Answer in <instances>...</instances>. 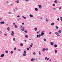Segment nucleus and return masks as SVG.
<instances>
[{
	"mask_svg": "<svg viewBox=\"0 0 62 62\" xmlns=\"http://www.w3.org/2000/svg\"><path fill=\"white\" fill-rule=\"evenodd\" d=\"M41 36V34H39V35H37L36 36L37 38H39Z\"/></svg>",
	"mask_w": 62,
	"mask_h": 62,
	"instance_id": "nucleus-1",
	"label": "nucleus"
},
{
	"mask_svg": "<svg viewBox=\"0 0 62 62\" xmlns=\"http://www.w3.org/2000/svg\"><path fill=\"white\" fill-rule=\"evenodd\" d=\"M44 31H43L41 33V36H43L44 35Z\"/></svg>",
	"mask_w": 62,
	"mask_h": 62,
	"instance_id": "nucleus-2",
	"label": "nucleus"
},
{
	"mask_svg": "<svg viewBox=\"0 0 62 62\" xmlns=\"http://www.w3.org/2000/svg\"><path fill=\"white\" fill-rule=\"evenodd\" d=\"M55 35H56L57 36H60V35H59V34L57 32H56L55 33Z\"/></svg>",
	"mask_w": 62,
	"mask_h": 62,
	"instance_id": "nucleus-3",
	"label": "nucleus"
},
{
	"mask_svg": "<svg viewBox=\"0 0 62 62\" xmlns=\"http://www.w3.org/2000/svg\"><path fill=\"white\" fill-rule=\"evenodd\" d=\"M38 6H39V8L40 9H41L42 8V6L40 5H38Z\"/></svg>",
	"mask_w": 62,
	"mask_h": 62,
	"instance_id": "nucleus-4",
	"label": "nucleus"
},
{
	"mask_svg": "<svg viewBox=\"0 0 62 62\" xmlns=\"http://www.w3.org/2000/svg\"><path fill=\"white\" fill-rule=\"evenodd\" d=\"M21 30L22 31H24L25 29L24 28V27H23V28Z\"/></svg>",
	"mask_w": 62,
	"mask_h": 62,
	"instance_id": "nucleus-5",
	"label": "nucleus"
},
{
	"mask_svg": "<svg viewBox=\"0 0 62 62\" xmlns=\"http://www.w3.org/2000/svg\"><path fill=\"white\" fill-rule=\"evenodd\" d=\"M29 16L30 17H31L32 18H33V15L31 14H30Z\"/></svg>",
	"mask_w": 62,
	"mask_h": 62,
	"instance_id": "nucleus-6",
	"label": "nucleus"
},
{
	"mask_svg": "<svg viewBox=\"0 0 62 62\" xmlns=\"http://www.w3.org/2000/svg\"><path fill=\"white\" fill-rule=\"evenodd\" d=\"M5 56V55L4 54H1L0 56V57H4Z\"/></svg>",
	"mask_w": 62,
	"mask_h": 62,
	"instance_id": "nucleus-7",
	"label": "nucleus"
},
{
	"mask_svg": "<svg viewBox=\"0 0 62 62\" xmlns=\"http://www.w3.org/2000/svg\"><path fill=\"white\" fill-rule=\"evenodd\" d=\"M0 24H4L5 23V22L4 21H2L0 22Z\"/></svg>",
	"mask_w": 62,
	"mask_h": 62,
	"instance_id": "nucleus-8",
	"label": "nucleus"
},
{
	"mask_svg": "<svg viewBox=\"0 0 62 62\" xmlns=\"http://www.w3.org/2000/svg\"><path fill=\"white\" fill-rule=\"evenodd\" d=\"M14 27L15 28H18V26H17V25H15L14 26Z\"/></svg>",
	"mask_w": 62,
	"mask_h": 62,
	"instance_id": "nucleus-9",
	"label": "nucleus"
},
{
	"mask_svg": "<svg viewBox=\"0 0 62 62\" xmlns=\"http://www.w3.org/2000/svg\"><path fill=\"white\" fill-rule=\"evenodd\" d=\"M58 32L60 34V33L62 32V31H61V30H59L58 31Z\"/></svg>",
	"mask_w": 62,
	"mask_h": 62,
	"instance_id": "nucleus-10",
	"label": "nucleus"
},
{
	"mask_svg": "<svg viewBox=\"0 0 62 62\" xmlns=\"http://www.w3.org/2000/svg\"><path fill=\"white\" fill-rule=\"evenodd\" d=\"M12 33L11 34V35L13 36H14V35H14V32H13V31H12Z\"/></svg>",
	"mask_w": 62,
	"mask_h": 62,
	"instance_id": "nucleus-11",
	"label": "nucleus"
},
{
	"mask_svg": "<svg viewBox=\"0 0 62 62\" xmlns=\"http://www.w3.org/2000/svg\"><path fill=\"white\" fill-rule=\"evenodd\" d=\"M7 30L8 31H10V28L9 27H8L7 28Z\"/></svg>",
	"mask_w": 62,
	"mask_h": 62,
	"instance_id": "nucleus-12",
	"label": "nucleus"
},
{
	"mask_svg": "<svg viewBox=\"0 0 62 62\" xmlns=\"http://www.w3.org/2000/svg\"><path fill=\"white\" fill-rule=\"evenodd\" d=\"M42 51L43 52H45V49L44 48H43L42 49Z\"/></svg>",
	"mask_w": 62,
	"mask_h": 62,
	"instance_id": "nucleus-13",
	"label": "nucleus"
},
{
	"mask_svg": "<svg viewBox=\"0 0 62 62\" xmlns=\"http://www.w3.org/2000/svg\"><path fill=\"white\" fill-rule=\"evenodd\" d=\"M54 23H52L51 24V25L52 26H53V25H54Z\"/></svg>",
	"mask_w": 62,
	"mask_h": 62,
	"instance_id": "nucleus-14",
	"label": "nucleus"
},
{
	"mask_svg": "<svg viewBox=\"0 0 62 62\" xmlns=\"http://www.w3.org/2000/svg\"><path fill=\"white\" fill-rule=\"evenodd\" d=\"M22 17L24 18V19H26V17H25L24 16H22Z\"/></svg>",
	"mask_w": 62,
	"mask_h": 62,
	"instance_id": "nucleus-15",
	"label": "nucleus"
},
{
	"mask_svg": "<svg viewBox=\"0 0 62 62\" xmlns=\"http://www.w3.org/2000/svg\"><path fill=\"white\" fill-rule=\"evenodd\" d=\"M35 9L36 11H38V9L37 8H35Z\"/></svg>",
	"mask_w": 62,
	"mask_h": 62,
	"instance_id": "nucleus-16",
	"label": "nucleus"
},
{
	"mask_svg": "<svg viewBox=\"0 0 62 62\" xmlns=\"http://www.w3.org/2000/svg\"><path fill=\"white\" fill-rule=\"evenodd\" d=\"M54 47H57V45L55 44L54 45Z\"/></svg>",
	"mask_w": 62,
	"mask_h": 62,
	"instance_id": "nucleus-17",
	"label": "nucleus"
},
{
	"mask_svg": "<svg viewBox=\"0 0 62 62\" xmlns=\"http://www.w3.org/2000/svg\"><path fill=\"white\" fill-rule=\"evenodd\" d=\"M54 3L55 4H57V0H55L54 1Z\"/></svg>",
	"mask_w": 62,
	"mask_h": 62,
	"instance_id": "nucleus-18",
	"label": "nucleus"
},
{
	"mask_svg": "<svg viewBox=\"0 0 62 62\" xmlns=\"http://www.w3.org/2000/svg\"><path fill=\"white\" fill-rule=\"evenodd\" d=\"M34 59L33 58H32L31 59V61H34Z\"/></svg>",
	"mask_w": 62,
	"mask_h": 62,
	"instance_id": "nucleus-19",
	"label": "nucleus"
},
{
	"mask_svg": "<svg viewBox=\"0 0 62 62\" xmlns=\"http://www.w3.org/2000/svg\"><path fill=\"white\" fill-rule=\"evenodd\" d=\"M34 30H35V31H37V28H34Z\"/></svg>",
	"mask_w": 62,
	"mask_h": 62,
	"instance_id": "nucleus-20",
	"label": "nucleus"
},
{
	"mask_svg": "<svg viewBox=\"0 0 62 62\" xmlns=\"http://www.w3.org/2000/svg\"><path fill=\"white\" fill-rule=\"evenodd\" d=\"M30 46L31 47H33V43L31 44L30 45Z\"/></svg>",
	"mask_w": 62,
	"mask_h": 62,
	"instance_id": "nucleus-21",
	"label": "nucleus"
},
{
	"mask_svg": "<svg viewBox=\"0 0 62 62\" xmlns=\"http://www.w3.org/2000/svg\"><path fill=\"white\" fill-rule=\"evenodd\" d=\"M55 28H56V29H58L59 27H57V26H55Z\"/></svg>",
	"mask_w": 62,
	"mask_h": 62,
	"instance_id": "nucleus-22",
	"label": "nucleus"
},
{
	"mask_svg": "<svg viewBox=\"0 0 62 62\" xmlns=\"http://www.w3.org/2000/svg\"><path fill=\"white\" fill-rule=\"evenodd\" d=\"M50 44H51V45H53V43L52 42H50Z\"/></svg>",
	"mask_w": 62,
	"mask_h": 62,
	"instance_id": "nucleus-23",
	"label": "nucleus"
},
{
	"mask_svg": "<svg viewBox=\"0 0 62 62\" xmlns=\"http://www.w3.org/2000/svg\"><path fill=\"white\" fill-rule=\"evenodd\" d=\"M43 40L44 41H46V39L45 38Z\"/></svg>",
	"mask_w": 62,
	"mask_h": 62,
	"instance_id": "nucleus-24",
	"label": "nucleus"
},
{
	"mask_svg": "<svg viewBox=\"0 0 62 62\" xmlns=\"http://www.w3.org/2000/svg\"><path fill=\"white\" fill-rule=\"evenodd\" d=\"M24 32H25L26 33H28L27 31L26 30Z\"/></svg>",
	"mask_w": 62,
	"mask_h": 62,
	"instance_id": "nucleus-25",
	"label": "nucleus"
},
{
	"mask_svg": "<svg viewBox=\"0 0 62 62\" xmlns=\"http://www.w3.org/2000/svg\"><path fill=\"white\" fill-rule=\"evenodd\" d=\"M20 45L21 46H23V44L21 43L20 44Z\"/></svg>",
	"mask_w": 62,
	"mask_h": 62,
	"instance_id": "nucleus-26",
	"label": "nucleus"
},
{
	"mask_svg": "<svg viewBox=\"0 0 62 62\" xmlns=\"http://www.w3.org/2000/svg\"><path fill=\"white\" fill-rule=\"evenodd\" d=\"M25 37L26 38H28V35H25Z\"/></svg>",
	"mask_w": 62,
	"mask_h": 62,
	"instance_id": "nucleus-27",
	"label": "nucleus"
},
{
	"mask_svg": "<svg viewBox=\"0 0 62 62\" xmlns=\"http://www.w3.org/2000/svg\"><path fill=\"white\" fill-rule=\"evenodd\" d=\"M20 29H22V28H23V27H22V26L21 25L20 26Z\"/></svg>",
	"mask_w": 62,
	"mask_h": 62,
	"instance_id": "nucleus-28",
	"label": "nucleus"
},
{
	"mask_svg": "<svg viewBox=\"0 0 62 62\" xmlns=\"http://www.w3.org/2000/svg\"><path fill=\"white\" fill-rule=\"evenodd\" d=\"M24 54H26L27 53L26 51H24Z\"/></svg>",
	"mask_w": 62,
	"mask_h": 62,
	"instance_id": "nucleus-29",
	"label": "nucleus"
},
{
	"mask_svg": "<svg viewBox=\"0 0 62 62\" xmlns=\"http://www.w3.org/2000/svg\"><path fill=\"white\" fill-rule=\"evenodd\" d=\"M23 56H26V54H23Z\"/></svg>",
	"mask_w": 62,
	"mask_h": 62,
	"instance_id": "nucleus-30",
	"label": "nucleus"
},
{
	"mask_svg": "<svg viewBox=\"0 0 62 62\" xmlns=\"http://www.w3.org/2000/svg\"><path fill=\"white\" fill-rule=\"evenodd\" d=\"M5 52L6 53V54H8V51H5Z\"/></svg>",
	"mask_w": 62,
	"mask_h": 62,
	"instance_id": "nucleus-31",
	"label": "nucleus"
},
{
	"mask_svg": "<svg viewBox=\"0 0 62 62\" xmlns=\"http://www.w3.org/2000/svg\"><path fill=\"white\" fill-rule=\"evenodd\" d=\"M57 50H55V53H57Z\"/></svg>",
	"mask_w": 62,
	"mask_h": 62,
	"instance_id": "nucleus-32",
	"label": "nucleus"
},
{
	"mask_svg": "<svg viewBox=\"0 0 62 62\" xmlns=\"http://www.w3.org/2000/svg\"><path fill=\"white\" fill-rule=\"evenodd\" d=\"M16 2L17 3H19V0H17L16 1Z\"/></svg>",
	"mask_w": 62,
	"mask_h": 62,
	"instance_id": "nucleus-33",
	"label": "nucleus"
},
{
	"mask_svg": "<svg viewBox=\"0 0 62 62\" xmlns=\"http://www.w3.org/2000/svg\"><path fill=\"white\" fill-rule=\"evenodd\" d=\"M16 47H15L14 48V50H15V51H16Z\"/></svg>",
	"mask_w": 62,
	"mask_h": 62,
	"instance_id": "nucleus-34",
	"label": "nucleus"
},
{
	"mask_svg": "<svg viewBox=\"0 0 62 62\" xmlns=\"http://www.w3.org/2000/svg\"><path fill=\"white\" fill-rule=\"evenodd\" d=\"M53 6H55V4H53Z\"/></svg>",
	"mask_w": 62,
	"mask_h": 62,
	"instance_id": "nucleus-35",
	"label": "nucleus"
},
{
	"mask_svg": "<svg viewBox=\"0 0 62 62\" xmlns=\"http://www.w3.org/2000/svg\"><path fill=\"white\" fill-rule=\"evenodd\" d=\"M53 9L54 10H56V8H53Z\"/></svg>",
	"mask_w": 62,
	"mask_h": 62,
	"instance_id": "nucleus-36",
	"label": "nucleus"
},
{
	"mask_svg": "<svg viewBox=\"0 0 62 62\" xmlns=\"http://www.w3.org/2000/svg\"><path fill=\"white\" fill-rule=\"evenodd\" d=\"M13 41H15V38H14L13 39Z\"/></svg>",
	"mask_w": 62,
	"mask_h": 62,
	"instance_id": "nucleus-37",
	"label": "nucleus"
},
{
	"mask_svg": "<svg viewBox=\"0 0 62 62\" xmlns=\"http://www.w3.org/2000/svg\"><path fill=\"white\" fill-rule=\"evenodd\" d=\"M45 50L46 51H48V48H46Z\"/></svg>",
	"mask_w": 62,
	"mask_h": 62,
	"instance_id": "nucleus-38",
	"label": "nucleus"
},
{
	"mask_svg": "<svg viewBox=\"0 0 62 62\" xmlns=\"http://www.w3.org/2000/svg\"><path fill=\"white\" fill-rule=\"evenodd\" d=\"M13 51H11V52L10 53L11 54H13Z\"/></svg>",
	"mask_w": 62,
	"mask_h": 62,
	"instance_id": "nucleus-39",
	"label": "nucleus"
},
{
	"mask_svg": "<svg viewBox=\"0 0 62 62\" xmlns=\"http://www.w3.org/2000/svg\"><path fill=\"white\" fill-rule=\"evenodd\" d=\"M47 59H48V58L47 57L45 58V60H47Z\"/></svg>",
	"mask_w": 62,
	"mask_h": 62,
	"instance_id": "nucleus-40",
	"label": "nucleus"
},
{
	"mask_svg": "<svg viewBox=\"0 0 62 62\" xmlns=\"http://www.w3.org/2000/svg\"><path fill=\"white\" fill-rule=\"evenodd\" d=\"M6 3L7 4H8V3H9V2H8V1H7L6 2Z\"/></svg>",
	"mask_w": 62,
	"mask_h": 62,
	"instance_id": "nucleus-41",
	"label": "nucleus"
},
{
	"mask_svg": "<svg viewBox=\"0 0 62 62\" xmlns=\"http://www.w3.org/2000/svg\"><path fill=\"white\" fill-rule=\"evenodd\" d=\"M39 54L40 55L41 54V53H40V51H39Z\"/></svg>",
	"mask_w": 62,
	"mask_h": 62,
	"instance_id": "nucleus-42",
	"label": "nucleus"
},
{
	"mask_svg": "<svg viewBox=\"0 0 62 62\" xmlns=\"http://www.w3.org/2000/svg\"><path fill=\"white\" fill-rule=\"evenodd\" d=\"M60 19H61V21H62V17H60Z\"/></svg>",
	"mask_w": 62,
	"mask_h": 62,
	"instance_id": "nucleus-43",
	"label": "nucleus"
},
{
	"mask_svg": "<svg viewBox=\"0 0 62 62\" xmlns=\"http://www.w3.org/2000/svg\"><path fill=\"white\" fill-rule=\"evenodd\" d=\"M27 50L28 51H29V48H27Z\"/></svg>",
	"mask_w": 62,
	"mask_h": 62,
	"instance_id": "nucleus-44",
	"label": "nucleus"
},
{
	"mask_svg": "<svg viewBox=\"0 0 62 62\" xmlns=\"http://www.w3.org/2000/svg\"><path fill=\"white\" fill-rule=\"evenodd\" d=\"M17 17H18V18H19L20 17V16L18 15L17 16Z\"/></svg>",
	"mask_w": 62,
	"mask_h": 62,
	"instance_id": "nucleus-45",
	"label": "nucleus"
},
{
	"mask_svg": "<svg viewBox=\"0 0 62 62\" xmlns=\"http://www.w3.org/2000/svg\"><path fill=\"white\" fill-rule=\"evenodd\" d=\"M20 20H21V18H19L18 19V21H20Z\"/></svg>",
	"mask_w": 62,
	"mask_h": 62,
	"instance_id": "nucleus-46",
	"label": "nucleus"
},
{
	"mask_svg": "<svg viewBox=\"0 0 62 62\" xmlns=\"http://www.w3.org/2000/svg\"><path fill=\"white\" fill-rule=\"evenodd\" d=\"M33 54H34V55H36V53L35 52H34L33 53Z\"/></svg>",
	"mask_w": 62,
	"mask_h": 62,
	"instance_id": "nucleus-47",
	"label": "nucleus"
},
{
	"mask_svg": "<svg viewBox=\"0 0 62 62\" xmlns=\"http://www.w3.org/2000/svg\"><path fill=\"white\" fill-rule=\"evenodd\" d=\"M59 9L60 10L61 9V7H59Z\"/></svg>",
	"mask_w": 62,
	"mask_h": 62,
	"instance_id": "nucleus-48",
	"label": "nucleus"
},
{
	"mask_svg": "<svg viewBox=\"0 0 62 62\" xmlns=\"http://www.w3.org/2000/svg\"><path fill=\"white\" fill-rule=\"evenodd\" d=\"M57 21H59V18H58L57 19Z\"/></svg>",
	"mask_w": 62,
	"mask_h": 62,
	"instance_id": "nucleus-49",
	"label": "nucleus"
},
{
	"mask_svg": "<svg viewBox=\"0 0 62 62\" xmlns=\"http://www.w3.org/2000/svg\"><path fill=\"white\" fill-rule=\"evenodd\" d=\"M22 25H24V23H22Z\"/></svg>",
	"mask_w": 62,
	"mask_h": 62,
	"instance_id": "nucleus-50",
	"label": "nucleus"
},
{
	"mask_svg": "<svg viewBox=\"0 0 62 62\" xmlns=\"http://www.w3.org/2000/svg\"><path fill=\"white\" fill-rule=\"evenodd\" d=\"M4 35H5V36H7V34H4Z\"/></svg>",
	"mask_w": 62,
	"mask_h": 62,
	"instance_id": "nucleus-51",
	"label": "nucleus"
},
{
	"mask_svg": "<svg viewBox=\"0 0 62 62\" xmlns=\"http://www.w3.org/2000/svg\"><path fill=\"white\" fill-rule=\"evenodd\" d=\"M10 6H13V4L12 3H11V4L10 5Z\"/></svg>",
	"mask_w": 62,
	"mask_h": 62,
	"instance_id": "nucleus-52",
	"label": "nucleus"
},
{
	"mask_svg": "<svg viewBox=\"0 0 62 62\" xmlns=\"http://www.w3.org/2000/svg\"><path fill=\"white\" fill-rule=\"evenodd\" d=\"M13 24V25H15V23H14Z\"/></svg>",
	"mask_w": 62,
	"mask_h": 62,
	"instance_id": "nucleus-53",
	"label": "nucleus"
},
{
	"mask_svg": "<svg viewBox=\"0 0 62 62\" xmlns=\"http://www.w3.org/2000/svg\"><path fill=\"white\" fill-rule=\"evenodd\" d=\"M25 1L26 2H27V1H29V0H25Z\"/></svg>",
	"mask_w": 62,
	"mask_h": 62,
	"instance_id": "nucleus-54",
	"label": "nucleus"
},
{
	"mask_svg": "<svg viewBox=\"0 0 62 62\" xmlns=\"http://www.w3.org/2000/svg\"><path fill=\"white\" fill-rule=\"evenodd\" d=\"M47 18H46V22H47Z\"/></svg>",
	"mask_w": 62,
	"mask_h": 62,
	"instance_id": "nucleus-55",
	"label": "nucleus"
},
{
	"mask_svg": "<svg viewBox=\"0 0 62 62\" xmlns=\"http://www.w3.org/2000/svg\"><path fill=\"white\" fill-rule=\"evenodd\" d=\"M21 49H18V51H21Z\"/></svg>",
	"mask_w": 62,
	"mask_h": 62,
	"instance_id": "nucleus-56",
	"label": "nucleus"
},
{
	"mask_svg": "<svg viewBox=\"0 0 62 62\" xmlns=\"http://www.w3.org/2000/svg\"><path fill=\"white\" fill-rule=\"evenodd\" d=\"M14 12H15V11H16V10H15V9H14Z\"/></svg>",
	"mask_w": 62,
	"mask_h": 62,
	"instance_id": "nucleus-57",
	"label": "nucleus"
},
{
	"mask_svg": "<svg viewBox=\"0 0 62 62\" xmlns=\"http://www.w3.org/2000/svg\"><path fill=\"white\" fill-rule=\"evenodd\" d=\"M36 61H38V59H36Z\"/></svg>",
	"mask_w": 62,
	"mask_h": 62,
	"instance_id": "nucleus-58",
	"label": "nucleus"
},
{
	"mask_svg": "<svg viewBox=\"0 0 62 62\" xmlns=\"http://www.w3.org/2000/svg\"><path fill=\"white\" fill-rule=\"evenodd\" d=\"M24 41H25V42H26V40H24Z\"/></svg>",
	"mask_w": 62,
	"mask_h": 62,
	"instance_id": "nucleus-59",
	"label": "nucleus"
},
{
	"mask_svg": "<svg viewBox=\"0 0 62 62\" xmlns=\"http://www.w3.org/2000/svg\"><path fill=\"white\" fill-rule=\"evenodd\" d=\"M49 58H49L48 59L47 58V60H49Z\"/></svg>",
	"mask_w": 62,
	"mask_h": 62,
	"instance_id": "nucleus-60",
	"label": "nucleus"
},
{
	"mask_svg": "<svg viewBox=\"0 0 62 62\" xmlns=\"http://www.w3.org/2000/svg\"><path fill=\"white\" fill-rule=\"evenodd\" d=\"M16 9H18V8H16Z\"/></svg>",
	"mask_w": 62,
	"mask_h": 62,
	"instance_id": "nucleus-61",
	"label": "nucleus"
},
{
	"mask_svg": "<svg viewBox=\"0 0 62 62\" xmlns=\"http://www.w3.org/2000/svg\"><path fill=\"white\" fill-rule=\"evenodd\" d=\"M9 14H11V13L10 12H9Z\"/></svg>",
	"mask_w": 62,
	"mask_h": 62,
	"instance_id": "nucleus-62",
	"label": "nucleus"
},
{
	"mask_svg": "<svg viewBox=\"0 0 62 62\" xmlns=\"http://www.w3.org/2000/svg\"><path fill=\"white\" fill-rule=\"evenodd\" d=\"M37 34H39V32H37Z\"/></svg>",
	"mask_w": 62,
	"mask_h": 62,
	"instance_id": "nucleus-63",
	"label": "nucleus"
},
{
	"mask_svg": "<svg viewBox=\"0 0 62 62\" xmlns=\"http://www.w3.org/2000/svg\"><path fill=\"white\" fill-rule=\"evenodd\" d=\"M51 34V32H50L49 33V34Z\"/></svg>",
	"mask_w": 62,
	"mask_h": 62,
	"instance_id": "nucleus-64",
	"label": "nucleus"
}]
</instances>
